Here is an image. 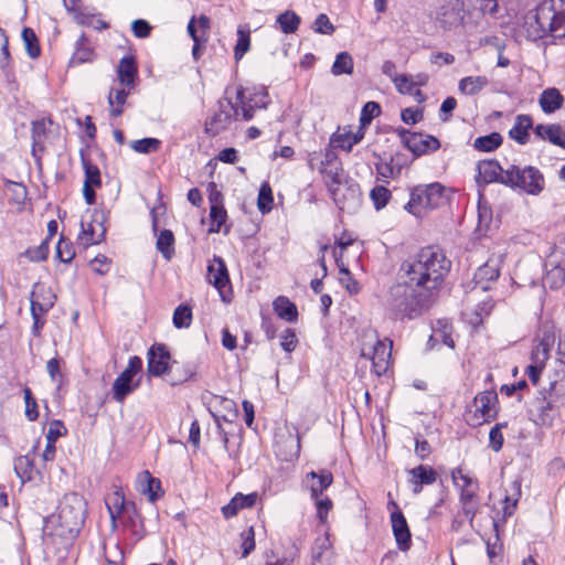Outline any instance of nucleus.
Returning <instances> with one entry per match:
<instances>
[{
  "label": "nucleus",
  "mask_w": 565,
  "mask_h": 565,
  "mask_svg": "<svg viewBox=\"0 0 565 565\" xmlns=\"http://www.w3.org/2000/svg\"><path fill=\"white\" fill-rule=\"evenodd\" d=\"M529 39L539 40L546 35L565 36V0H544L524 18L523 24Z\"/></svg>",
  "instance_id": "nucleus-2"
},
{
  "label": "nucleus",
  "mask_w": 565,
  "mask_h": 565,
  "mask_svg": "<svg viewBox=\"0 0 565 565\" xmlns=\"http://www.w3.org/2000/svg\"><path fill=\"white\" fill-rule=\"evenodd\" d=\"M25 403V416L29 420H35L39 416L38 404L29 387L23 390Z\"/></svg>",
  "instance_id": "nucleus-57"
},
{
  "label": "nucleus",
  "mask_w": 565,
  "mask_h": 565,
  "mask_svg": "<svg viewBox=\"0 0 565 565\" xmlns=\"http://www.w3.org/2000/svg\"><path fill=\"white\" fill-rule=\"evenodd\" d=\"M364 137L362 127L356 132L345 131L333 135L331 143L347 152H350L354 145L359 143Z\"/></svg>",
  "instance_id": "nucleus-35"
},
{
  "label": "nucleus",
  "mask_w": 565,
  "mask_h": 565,
  "mask_svg": "<svg viewBox=\"0 0 565 565\" xmlns=\"http://www.w3.org/2000/svg\"><path fill=\"white\" fill-rule=\"evenodd\" d=\"M501 183L512 188H519L530 195H539L545 186V180L542 172L532 166L519 168L511 166L502 174Z\"/></svg>",
  "instance_id": "nucleus-6"
},
{
  "label": "nucleus",
  "mask_w": 565,
  "mask_h": 565,
  "mask_svg": "<svg viewBox=\"0 0 565 565\" xmlns=\"http://www.w3.org/2000/svg\"><path fill=\"white\" fill-rule=\"evenodd\" d=\"M381 114V107L377 103L375 102H367L362 110H361V115H360V122H361V127L362 129L366 126V125H370L371 121L377 117L379 115Z\"/></svg>",
  "instance_id": "nucleus-54"
},
{
  "label": "nucleus",
  "mask_w": 565,
  "mask_h": 565,
  "mask_svg": "<svg viewBox=\"0 0 565 565\" xmlns=\"http://www.w3.org/2000/svg\"><path fill=\"white\" fill-rule=\"evenodd\" d=\"M499 275V260L491 258L475 273L476 285L480 286L482 290H487L489 289L488 282L497 280Z\"/></svg>",
  "instance_id": "nucleus-24"
},
{
  "label": "nucleus",
  "mask_w": 565,
  "mask_h": 565,
  "mask_svg": "<svg viewBox=\"0 0 565 565\" xmlns=\"http://www.w3.org/2000/svg\"><path fill=\"white\" fill-rule=\"evenodd\" d=\"M170 354L164 345L156 344L148 353V371L152 375H161L169 367Z\"/></svg>",
  "instance_id": "nucleus-20"
},
{
  "label": "nucleus",
  "mask_w": 565,
  "mask_h": 565,
  "mask_svg": "<svg viewBox=\"0 0 565 565\" xmlns=\"http://www.w3.org/2000/svg\"><path fill=\"white\" fill-rule=\"evenodd\" d=\"M81 227L82 231L78 235V241L85 247L98 244L104 238L105 227L102 222L97 220L89 222L82 221Z\"/></svg>",
  "instance_id": "nucleus-22"
},
{
  "label": "nucleus",
  "mask_w": 565,
  "mask_h": 565,
  "mask_svg": "<svg viewBox=\"0 0 565 565\" xmlns=\"http://www.w3.org/2000/svg\"><path fill=\"white\" fill-rule=\"evenodd\" d=\"M451 478L456 487L460 489L479 488L478 481L462 472L461 468L451 471Z\"/></svg>",
  "instance_id": "nucleus-52"
},
{
  "label": "nucleus",
  "mask_w": 565,
  "mask_h": 565,
  "mask_svg": "<svg viewBox=\"0 0 565 565\" xmlns=\"http://www.w3.org/2000/svg\"><path fill=\"white\" fill-rule=\"evenodd\" d=\"M370 196L375 209L381 210L388 203L392 195L386 185H376L371 190Z\"/></svg>",
  "instance_id": "nucleus-51"
},
{
  "label": "nucleus",
  "mask_w": 565,
  "mask_h": 565,
  "mask_svg": "<svg viewBox=\"0 0 565 565\" xmlns=\"http://www.w3.org/2000/svg\"><path fill=\"white\" fill-rule=\"evenodd\" d=\"M131 88L126 86L111 87L108 94L109 113L113 117H118L124 113V106Z\"/></svg>",
  "instance_id": "nucleus-31"
},
{
  "label": "nucleus",
  "mask_w": 565,
  "mask_h": 565,
  "mask_svg": "<svg viewBox=\"0 0 565 565\" xmlns=\"http://www.w3.org/2000/svg\"><path fill=\"white\" fill-rule=\"evenodd\" d=\"M534 134L543 140L565 149V130L557 124L536 125Z\"/></svg>",
  "instance_id": "nucleus-23"
},
{
  "label": "nucleus",
  "mask_w": 565,
  "mask_h": 565,
  "mask_svg": "<svg viewBox=\"0 0 565 565\" xmlns=\"http://www.w3.org/2000/svg\"><path fill=\"white\" fill-rule=\"evenodd\" d=\"M136 74L137 67L134 60L131 57H122L117 70L119 85L132 88L135 85Z\"/></svg>",
  "instance_id": "nucleus-34"
},
{
  "label": "nucleus",
  "mask_w": 565,
  "mask_h": 565,
  "mask_svg": "<svg viewBox=\"0 0 565 565\" xmlns=\"http://www.w3.org/2000/svg\"><path fill=\"white\" fill-rule=\"evenodd\" d=\"M7 192L11 194L12 201L18 205L24 203L28 194L26 188L23 184L12 181L7 182Z\"/></svg>",
  "instance_id": "nucleus-56"
},
{
  "label": "nucleus",
  "mask_w": 565,
  "mask_h": 565,
  "mask_svg": "<svg viewBox=\"0 0 565 565\" xmlns=\"http://www.w3.org/2000/svg\"><path fill=\"white\" fill-rule=\"evenodd\" d=\"M250 46V32L243 28L237 30V42L234 47V56L238 61L249 50Z\"/></svg>",
  "instance_id": "nucleus-48"
},
{
  "label": "nucleus",
  "mask_w": 565,
  "mask_h": 565,
  "mask_svg": "<svg viewBox=\"0 0 565 565\" xmlns=\"http://www.w3.org/2000/svg\"><path fill=\"white\" fill-rule=\"evenodd\" d=\"M408 482L413 487V493L419 494L424 486L433 484L437 480L436 470L427 465H419L408 471Z\"/></svg>",
  "instance_id": "nucleus-18"
},
{
  "label": "nucleus",
  "mask_w": 565,
  "mask_h": 565,
  "mask_svg": "<svg viewBox=\"0 0 565 565\" xmlns=\"http://www.w3.org/2000/svg\"><path fill=\"white\" fill-rule=\"evenodd\" d=\"M138 386V381H134L132 377L120 373L113 383V398L118 403H122Z\"/></svg>",
  "instance_id": "nucleus-26"
},
{
  "label": "nucleus",
  "mask_w": 565,
  "mask_h": 565,
  "mask_svg": "<svg viewBox=\"0 0 565 565\" xmlns=\"http://www.w3.org/2000/svg\"><path fill=\"white\" fill-rule=\"evenodd\" d=\"M504 169L497 162L492 160L481 161L478 163V177L477 182H482L484 184L491 183L493 181L501 182L502 174H504Z\"/></svg>",
  "instance_id": "nucleus-27"
},
{
  "label": "nucleus",
  "mask_w": 565,
  "mask_h": 565,
  "mask_svg": "<svg viewBox=\"0 0 565 565\" xmlns=\"http://www.w3.org/2000/svg\"><path fill=\"white\" fill-rule=\"evenodd\" d=\"M137 489L140 493L148 497L151 502H154L160 490V480L153 478L149 471H141L137 477Z\"/></svg>",
  "instance_id": "nucleus-28"
},
{
  "label": "nucleus",
  "mask_w": 565,
  "mask_h": 565,
  "mask_svg": "<svg viewBox=\"0 0 565 565\" xmlns=\"http://www.w3.org/2000/svg\"><path fill=\"white\" fill-rule=\"evenodd\" d=\"M22 40L25 46V50L31 58H36L40 56V45L38 38L34 31L30 28H24L22 31Z\"/></svg>",
  "instance_id": "nucleus-47"
},
{
  "label": "nucleus",
  "mask_w": 565,
  "mask_h": 565,
  "mask_svg": "<svg viewBox=\"0 0 565 565\" xmlns=\"http://www.w3.org/2000/svg\"><path fill=\"white\" fill-rule=\"evenodd\" d=\"M503 427H507V424H497L494 427L491 428L490 430V434H489V441H490V447L492 448V450L494 451H499L501 450L502 446H503V435L501 433V429Z\"/></svg>",
  "instance_id": "nucleus-58"
},
{
  "label": "nucleus",
  "mask_w": 565,
  "mask_h": 565,
  "mask_svg": "<svg viewBox=\"0 0 565 565\" xmlns=\"http://www.w3.org/2000/svg\"><path fill=\"white\" fill-rule=\"evenodd\" d=\"M210 30V19L201 14L198 19L192 17L188 24V33L193 40L192 55L194 60L201 56L202 49L207 41V33Z\"/></svg>",
  "instance_id": "nucleus-12"
},
{
  "label": "nucleus",
  "mask_w": 565,
  "mask_h": 565,
  "mask_svg": "<svg viewBox=\"0 0 565 565\" xmlns=\"http://www.w3.org/2000/svg\"><path fill=\"white\" fill-rule=\"evenodd\" d=\"M66 434V428L61 420H53L50 423L47 433H46V441L56 443V440Z\"/></svg>",
  "instance_id": "nucleus-61"
},
{
  "label": "nucleus",
  "mask_w": 565,
  "mask_h": 565,
  "mask_svg": "<svg viewBox=\"0 0 565 565\" xmlns=\"http://www.w3.org/2000/svg\"><path fill=\"white\" fill-rule=\"evenodd\" d=\"M313 500L316 501L317 515L319 520L324 523L329 511L332 509V501L328 497H318Z\"/></svg>",
  "instance_id": "nucleus-64"
},
{
  "label": "nucleus",
  "mask_w": 565,
  "mask_h": 565,
  "mask_svg": "<svg viewBox=\"0 0 565 565\" xmlns=\"http://www.w3.org/2000/svg\"><path fill=\"white\" fill-rule=\"evenodd\" d=\"M14 470L22 481L31 478V463L28 457H19L14 461Z\"/></svg>",
  "instance_id": "nucleus-63"
},
{
  "label": "nucleus",
  "mask_w": 565,
  "mask_h": 565,
  "mask_svg": "<svg viewBox=\"0 0 565 565\" xmlns=\"http://www.w3.org/2000/svg\"><path fill=\"white\" fill-rule=\"evenodd\" d=\"M86 516V501L83 495L76 492L64 494L61 499L56 513L51 516L52 522H56L60 527V535H76Z\"/></svg>",
  "instance_id": "nucleus-3"
},
{
  "label": "nucleus",
  "mask_w": 565,
  "mask_h": 565,
  "mask_svg": "<svg viewBox=\"0 0 565 565\" xmlns=\"http://www.w3.org/2000/svg\"><path fill=\"white\" fill-rule=\"evenodd\" d=\"M502 141V136L499 132H491L490 135L478 137L473 142V147L479 151L490 152L499 148Z\"/></svg>",
  "instance_id": "nucleus-41"
},
{
  "label": "nucleus",
  "mask_w": 565,
  "mask_h": 565,
  "mask_svg": "<svg viewBox=\"0 0 565 565\" xmlns=\"http://www.w3.org/2000/svg\"><path fill=\"white\" fill-rule=\"evenodd\" d=\"M498 401L497 393L493 391H486L479 393L473 399L476 413L480 414L483 422H489L495 416V403Z\"/></svg>",
  "instance_id": "nucleus-21"
},
{
  "label": "nucleus",
  "mask_w": 565,
  "mask_h": 565,
  "mask_svg": "<svg viewBox=\"0 0 565 565\" xmlns=\"http://www.w3.org/2000/svg\"><path fill=\"white\" fill-rule=\"evenodd\" d=\"M94 50L89 46L88 40L82 34L76 42V50L71 58L73 64H82L94 60Z\"/></svg>",
  "instance_id": "nucleus-39"
},
{
  "label": "nucleus",
  "mask_w": 565,
  "mask_h": 565,
  "mask_svg": "<svg viewBox=\"0 0 565 565\" xmlns=\"http://www.w3.org/2000/svg\"><path fill=\"white\" fill-rule=\"evenodd\" d=\"M388 505L395 509L391 513V523L396 544L401 551H407L411 547L412 537L407 521L395 501H391Z\"/></svg>",
  "instance_id": "nucleus-13"
},
{
  "label": "nucleus",
  "mask_w": 565,
  "mask_h": 565,
  "mask_svg": "<svg viewBox=\"0 0 565 565\" xmlns=\"http://www.w3.org/2000/svg\"><path fill=\"white\" fill-rule=\"evenodd\" d=\"M375 170L377 180L385 184L388 183V179L395 180L402 174L398 168L387 158H380V161L375 162Z\"/></svg>",
  "instance_id": "nucleus-38"
},
{
  "label": "nucleus",
  "mask_w": 565,
  "mask_h": 565,
  "mask_svg": "<svg viewBox=\"0 0 565 565\" xmlns=\"http://www.w3.org/2000/svg\"><path fill=\"white\" fill-rule=\"evenodd\" d=\"M82 163L85 172L83 184V194L86 203L92 205L95 203V188L102 185L100 171L89 160L82 158Z\"/></svg>",
  "instance_id": "nucleus-16"
},
{
  "label": "nucleus",
  "mask_w": 565,
  "mask_h": 565,
  "mask_svg": "<svg viewBox=\"0 0 565 565\" xmlns=\"http://www.w3.org/2000/svg\"><path fill=\"white\" fill-rule=\"evenodd\" d=\"M258 495L256 492L249 494H235L232 500L222 508V513L225 519L235 516L239 510L252 508L255 505Z\"/></svg>",
  "instance_id": "nucleus-25"
},
{
  "label": "nucleus",
  "mask_w": 565,
  "mask_h": 565,
  "mask_svg": "<svg viewBox=\"0 0 565 565\" xmlns=\"http://www.w3.org/2000/svg\"><path fill=\"white\" fill-rule=\"evenodd\" d=\"M564 97L557 88H547L542 92L539 103L545 114H552L563 106Z\"/></svg>",
  "instance_id": "nucleus-33"
},
{
  "label": "nucleus",
  "mask_w": 565,
  "mask_h": 565,
  "mask_svg": "<svg viewBox=\"0 0 565 565\" xmlns=\"http://www.w3.org/2000/svg\"><path fill=\"white\" fill-rule=\"evenodd\" d=\"M50 125H52V120L50 119H42L32 124L33 151L35 147H43V137Z\"/></svg>",
  "instance_id": "nucleus-53"
},
{
  "label": "nucleus",
  "mask_w": 565,
  "mask_h": 565,
  "mask_svg": "<svg viewBox=\"0 0 565 565\" xmlns=\"http://www.w3.org/2000/svg\"><path fill=\"white\" fill-rule=\"evenodd\" d=\"M239 108L231 99H224L218 103V110L214 113L206 122L205 129L209 134L216 136L228 128L233 120L239 117Z\"/></svg>",
  "instance_id": "nucleus-7"
},
{
  "label": "nucleus",
  "mask_w": 565,
  "mask_h": 565,
  "mask_svg": "<svg viewBox=\"0 0 565 565\" xmlns=\"http://www.w3.org/2000/svg\"><path fill=\"white\" fill-rule=\"evenodd\" d=\"M307 478L311 479L309 488L312 499L321 497L323 491L330 487L333 481L332 473L328 470H320L319 472L311 471L307 475Z\"/></svg>",
  "instance_id": "nucleus-30"
},
{
  "label": "nucleus",
  "mask_w": 565,
  "mask_h": 565,
  "mask_svg": "<svg viewBox=\"0 0 565 565\" xmlns=\"http://www.w3.org/2000/svg\"><path fill=\"white\" fill-rule=\"evenodd\" d=\"M300 21V17L291 10H287L277 17V23L286 34L295 33L299 28Z\"/></svg>",
  "instance_id": "nucleus-40"
},
{
  "label": "nucleus",
  "mask_w": 565,
  "mask_h": 565,
  "mask_svg": "<svg viewBox=\"0 0 565 565\" xmlns=\"http://www.w3.org/2000/svg\"><path fill=\"white\" fill-rule=\"evenodd\" d=\"M444 191L445 188L437 182L415 186L412 189L409 201L404 209L416 217H423L428 211L445 203Z\"/></svg>",
  "instance_id": "nucleus-5"
},
{
  "label": "nucleus",
  "mask_w": 565,
  "mask_h": 565,
  "mask_svg": "<svg viewBox=\"0 0 565 565\" xmlns=\"http://www.w3.org/2000/svg\"><path fill=\"white\" fill-rule=\"evenodd\" d=\"M210 218L211 224L209 232L210 233H220L222 231V226L225 225L227 220V213L223 206H211L210 207Z\"/></svg>",
  "instance_id": "nucleus-46"
},
{
  "label": "nucleus",
  "mask_w": 565,
  "mask_h": 565,
  "mask_svg": "<svg viewBox=\"0 0 565 565\" xmlns=\"http://www.w3.org/2000/svg\"><path fill=\"white\" fill-rule=\"evenodd\" d=\"M106 505H107V509H108V512H109V516L113 521V523L115 524L116 522V519L120 516V514L122 513L125 507H126V501H125V495L121 491L117 490L115 491L106 501Z\"/></svg>",
  "instance_id": "nucleus-42"
},
{
  "label": "nucleus",
  "mask_w": 565,
  "mask_h": 565,
  "mask_svg": "<svg viewBox=\"0 0 565 565\" xmlns=\"http://www.w3.org/2000/svg\"><path fill=\"white\" fill-rule=\"evenodd\" d=\"M74 255L75 253L72 247V244L67 241L60 239L56 245L57 258L63 263H70L73 259Z\"/></svg>",
  "instance_id": "nucleus-59"
},
{
  "label": "nucleus",
  "mask_w": 565,
  "mask_h": 565,
  "mask_svg": "<svg viewBox=\"0 0 565 565\" xmlns=\"http://www.w3.org/2000/svg\"><path fill=\"white\" fill-rule=\"evenodd\" d=\"M393 83L401 94H412L415 87L412 75H398Z\"/></svg>",
  "instance_id": "nucleus-62"
},
{
  "label": "nucleus",
  "mask_w": 565,
  "mask_h": 565,
  "mask_svg": "<svg viewBox=\"0 0 565 565\" xmlns=\"http://www.w3.org/2000/svg\"><path fill=\"white\" fill-rule=\"evenodd\" d=\"M467 11L462 0H449L440 6L437 20L444 29H456L463 23Z\"/></svg>",
  "instance_id": "nucleus-11"
},
{
  "label": "nucleus",
  "mask_w": 565,
  "mask_h": 565,
  "mask_svg": "<svg viewBox=\"0 0 565 565\" xmlns=\"http://www.w3.org/2000/svg\"><path fill=\"white\" fill-rule=\"evenodd\" d=\"M55 302V295L51 288L35 284L31 292V311H38V313H46Z\"/></svg>",
  "instance_id": "nucleus-19"
},
{
  "label": "nucleus",
  "mask_w": 565,
  "mask_h": 565,
  "mask_svg": "<svg viewBox=\"0 0 565 565\" xmlns=\"http://www.w3.org/2000/svg\"><path fill=\"white\" fill-rule=\"evenodd\" d=\"M160 140L157 138H143L130 142V148L138 153H151L159 149Z\"/></svg>",
  "instance_id": "nucleus-50"
},
{
  "label": "nucleus",
  "mask_w": 565,
  "mask_h": 565,
  "mask_svg": "<svg viewBox=\"0 0 565 565\" xmlns=\"http://www.w3.org/2000/svg\"><path fill=\"white\" fill-rule=\"evenodd\" d=\"M489 84L486 76H467L459 81L458 89L465 95H476Z\"/></svg>",
  "instance_id": "nucleus-37"
},
{
  "label": "nucleus",
  "mask_w": 565,
  "mask_h": 565,
  "mask_svg": "<svg viewBox=\"0 0 565 565\" xmlns=\"http://www.w3.org/2000/svg\"><path fill=\"white\" fill-rule=\"evenodd\" d=\"M353 71V60L348 52H341L337 55L332 65V73L334 75L351 74Z\"/></svg>",
  "instance_id": "nucleus-44"
},
{
  "label": "nucleus",
  "mask_w": 565,
  "mask_h": 565,
  "mask_svg": "<svg viewBox=\"0 0 565 565\" xmlns=\"http://www.w3.org/2000/svg\"><path fill=\"white\" fill-rule=\"evenodd\" d=\"M451 263L443 250L428 246L401 266L402 281L393 285L386 307L396 319H415L428 310L439 291Z\"/></svg>",
  "instance_id": "nucleus-1"
},
{
  "label": "nucleus",
  "mask_w": 565,
  "mask_h": 565,
  "mask_svg": "<svg viewBox=\"0 0 565 565\" xmlns=\"http://www.w3.org/2000/svg\"><path fill=\"white\" fill-rule=\"evenodd\" d=\"M533 126V120L530 115H518L513 127L509 131L510 138L520 145H525L530 139L529 130Z\"/></svg>",
  "instance_id": "nucleus-29"
},
{
  "label": "nucleus",
  "mask_w": 565,
  "mask_h": 565,
  "mask_svg": "<svg viewBox=\"0 0 565 565\" xmlns=\"http://www.w3.org/2000/svg\"><path fill=\"white\" fill-rule=\"evenodd\" d=\"M47 253H49V242H47V239H45L39 246L29 248L25 252V255L32 262H41L46 258Z\"/></svg>",
  "instance_id": "nucleus-60"
},
{
  "label": "nucleus",
  "mask_w": 565,
  "mask_h": 565,
  "mask_svg": "<svg viewBox=\"0 0 565 565\" xmlns=\"http://www.w3.org/2000/svg\"><path fill=\"white\" fill-rule=\"evenodd\" d=\"M207 280L217 289L224 302L232 300V288L227 267L221 257L214 256L213 260L209 264Z\"/></svg>",
  "instance_id": "nucleus-8"
},
{
  "label": "nucleus",
  "mask_w": 565,
  "mask_h": 565,
  "mask_svg": "<svg viewBox=\"0 0 565 565\" xmlns=\"http://www.w3.org/2000/svg\"><path fill=\"white\" fill-rule=\"evenodd\" d=\"M392 342L386 343L375 340L373 343H364L361 349V355L372 361L373 371L381 375L388 369L391 360Z\"/></svg>",
  "instance_id": "nucleus-9"
},
{
  "label": "nucleus",
  "mask_w": 565,
  "mask_h": 565,
  "mask_svg": "<svg viewBox=\"0 0 565 565\" xmlns=\"http://www.w3.org/2000/svg\"><path fill=\"white\" fill-rule=\"evenodd\" d=\"M273 203H274V199H273L271 188H270L269 183L264 182L260 185L259 193H258V199H257L258 210L263 214H266L271 211Z\"/></svg>",
  "instance_id": "nucleus-45"
},
{
  "label": "nucleus",
  "mask_w": 565,
  "mask_h": 565,
  "mask_svg": "<svg viewBox=\"0 0 565 565\" xmlns=\"http://www.w3.org/2000/svg\"><path fill=\"white\" fill-rule=\"evenodd\" d=\"M404 146L415 156L419 157L427 152L439 149L440 142L437 138L417 132H409L405 129L399 131Z\"/></svg>",
  "instance_id": "nucleus-10"
},
{
  "label": "nucleus",
  "mask_w": 565,
  "mask_h": 565,
  "mask_svg": "<svg viewBox=\"0 0 565 565\" xmlns=\"http://www.w3.org/2000/svg\"><path fill=\"white\" fill-rule=\"evenodd\" d=\"M276 315L288 322H294L298 318V310L294 302L287 297L279 296L273 302Z\"/></svg>",
  "instance_id": "nucleus-36"
},
{
  "label": "nucleus",
  "mask_w": 565,
  "mask_h": 565,
  "mask_svg": "<svg viewBox=\"0 0 565 565\" xmlns=\"http://www.w3.org/2000/svg\"><path fill=\"white\" fill-rule=\"evenodd\" d=\"M267 93L262 89L258 93H255L250 97L246 98L245 92L243 88L237 89L236 92V105H239V113L244 120H250L254 116L255 109H263L267 105Z\"/></svg>",
  "instance_id": "nucleus-14"
},
{
  "label": "nucleus",
  "mask_w": 565,
  "mask_h": 565,
  "mask_svg": "<svg viewBox=\"0 0 565 565\" xmlns=\"http://www.w3.org/2000/svg\"><path fill=\"white\" fill-rule=\"evenodd\" d=\"M558 254V246H555L551 257L554 258L556 265H554L547 273L544 278V284L550 286L552 289L561 288L565 282V269L561 265Z\"/></svg>",
  "instance_id": "nucleus-32"
},
{
  "label": "nucleus",
  "mask_w": 565,
  "mask_h": 565,
  "mask_svg": "<svg viewBox=\"0 0 565 565\" xmlns=\"http://www.w3.org/2000/svg\"><path fill=\"white\" fill-rule=\"evenodd\" d=\"M242 557L248 556L255 548V531L253 526L245 529L241 533Z\"/></svg>",
  "instance_id": "nucleus-55"
},
{
  "label": "nucleus",
  "mask_w": 565,
  "mask_h": 565,
  "mask_svg": "<svg viewBox=\"0 0 565 565\" xmlns=\"http://www.w3.org/2000/svg\"><path fill=\"white\" fill-rule=\"evenodd\" d=\"M539 344L532 351V360L536 362H546L550 352L555 343V327L544 323L539 331Z\"/></svg>",
  "instance_id": "nucleus-15"
},
{
  "label": "nucleus",
  "mask_w": 565,
  "mask_h": 565,
  "mask_svg": "<svg viewBox=\"0 0 565 565\" xmlns=\"http://www.w3.org/2000/svg\"><path fill=\"white\" fill-rule=\"evenodd\" d=\"M74 19L78 24L92 26L96 30H103L108 28V24L102 19H99L97 15L86 13L83 11L76 12Z\"/></svg>",
  "instance_id": "nucleus-49"
},
{
  "label": "nucleus",
  "mask_w": 565,
  "mask_h": 565,
  "mask_svg": "<svg viewBox=\"0 0 565 565\" xmlns=\"http://www.w3.org/2000/svg\"><path fill=\"white\" fill-rule=\"evenodd\" d=\"M335 554L328 534L316 539L311 548V565H332Z\"/></svg>",
  "instance_id": "nucleus-17"
},
{
  "label": "nucleus",
  "mask_w": 565,
  "mask_h": 565,
  "mask_svg": "<svg viewBox=\"0 0 565 565\" xmlns=\"http://www.w3.org/2000/svg\"><path fill=\"white\" fill-rule=\"evenodd\" d=\"M174 235L171 231H162L157 239V248L164 258L171 259L173 256Z\"/></svg>",
  "instance_id": "nucleus-43"
},
{
  "label": "nucleus",
  "mask_w": 565,
  "mask_h": 565,
  "mask_svg": "<svg viewBox=\"0 0 565 565\" xmlns=\"http://www.w3.org/2000/svg\"><path fill=\"white\" fill-rule=\"evenodd\" d=\"M555 372L557 379L551 381L546 395L537 402L532 414L534 423L544 427L552 426L557 415L558 399L565 395V362L558 361Z\"/></svg>",
  "instance_id": "nucleus-4"
}]
</instances>
